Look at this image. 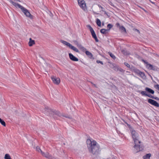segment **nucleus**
<instances>
[{"mask_svg": "<svg viewBox=\"0 0 159 159\" xmlns=\"http://www.w3.org/2000/svg\"><path fill=\"white\" fill-rule=\"evenodd\" d=\"M116 26L117 27L119 28V29L120 28V27H121V26L120 25V24L118 23H117L116 24Z\"/></svg>", "mask_w": 159, "mask_h": 159, "instance_id": "c9c22d12", "label": "nucleus"}, {"mask_svg": "<svg viewBox=\"0 0 159 159\" xmlns=\"http://www.w3.org/2000/svg\"><path fill=\"white\" fill-rule=\"evenodd\" d=\"M10 2L11 3V4L14 5V6H15L16 8H20L21 10L22 9V8H23V7L22 6L20 5L19 4L15 2H13L12 1H11Z\"/></svg>", "mask_w": 159, "mask_h": 159, "instance_id": "9b49d317", "label": "nucleus"}, {"mask_svg": "<svg viewBox=\"0 0 159 159\" xmlns=\"http://www.w3.org/2000/svg\"><path fill=\"white\" fill-rule=\"evenodd\" d=\"M15 0V1L20 2V0Z\"/></svg>", "mask_w": 159, "mask_h": 159, "instance_id": "a18cd8bd", "label": "nucleus"}, {"mask_svg": "<svg viewBox=\"0 0 159 159\" xmlns=\"http://www.w3.org/2000/svg\"><path fill=\"white\" fill-rule=\"evenodd\" d=\"M21 10L27 17H28L30 19H32V15L30 14L29 11L27 9L23 7Z\"/></svg>", "mask_w": 159, "mask_h": 159, "instance_id": "39448f33", "label": "nucleus"}, {"mask_svg": "<svg viewBox=\"0 0 159 159\" xmlns=\"http://www.w3.org/2000/svg\"><path fill=\"white\" fill-rule=\"evenodd\" d=\"M144 63L146 64V65H147L148 64V62L145 61H144Z\"/></svg>", "mask_w": 159, "mask_h": 159, "instance_id": "79ce46f5", "label": "nucleus"}, {"mask_svg": "<svg viewBox=\"0 0 159 159\" xmlns=\"http://www.w3.org/2000/svg\"><path fill=\"white\" fill-rule=\"evenodd\" d=\"M147 96H148L149 98H151L152 99H154V97L150 94H148Z\"/></svg>", "mask_w": 159, "mask_h": 159, "instance_id": "f704fd0d", "label": "nucleus"}, {"mask_svg": "<svg viewBox=\"0 0 159 159\" xmlns=\"http://www.w3.org/2000/svg\"><path fill=\"white\" fill-rule=\"evenodd\" d=\"M133 30L135 31H136L138 33L140 34V31L139 30L136 29H133Z\"/></svg>", "mask_w": 159, "mask_h": 159, "instance_id": "58836bf2", "label": "nucleus"}, {"mask_svg": "<svg viewBox=\"0 0 159 159\" xmlns=\"http://www.w3.org/2000/svg\"><path fill=\"white\" fill-rule=\"evenodd\" d=\"M99 7H100L101 9V10L103 11H105V8L103 7H102L100 5H98Z\"/></svg>", "mask_w": 159, "mask_h": 159, "instance_id": "2f4dec72", "label": "nucleus"}, {"mask_svg": "<svg viewBox=\"0 0 159 159\" xmlns=\"http://www.w3.org/2000/svg\"><path fill=\"white\" fill-rule=\"evenodd\" d=\"M134 143L135 145L134 146L133 150L135 153L138 152L142 150V147H141L140 143L138 142Z\"/></svg>", "mask_w": 159, "mask_h": 159, "instance_id": "20e7f679", "label": "nucleus"}, {"mask_svg": "<svg viewBox=\"0 0 159 159\" xmlns=\"http://www.w3.org/2000/svg\"><path fill=\"white\" fill-rule=\"evenodd\" d=\"M36 150L39 152H40L41 153H42V152H43L41 149L40 148V147L39 146H37L36 148Z\"/></svg>", "mask_w": 159, "mask_h": 159, "instance_id": "c85d7f7f", "label": "nucleus"}, {"mask_svg": "<svg viewBox=\"0 0 159 159\" xmlns=\"http://www.w3.org/2000/svg\"><path fill=\"white\" fill-rule=\"evenodd\" d=\"M150 2L153 4H154V3L153 2H152V1H151L150 0Z\"/></svg>", "mask_w": 159, "mask_h": 159, "instance_id": "de8ad7c7", "label": "nucleus"}, {"mask_svg": "<svg viewBox=\"0 0 159 159\" xmlns=\"http://www.w3.org/2000/svg\"><path fill=\"white\" fill-rule=\"evenodd\" d=\"M153 99H155L157 100H159V98L157 97H154Z\"/></svg>", "mask_w": 159, "mask_h": 159, "instance_id": "a19ab883", "label": "nucleus"}, {"mask_svg": "<svg viewBox=\"0 0 159 159\" xmlns=\"http://www.w3.org/2000/svg\"><path fill=\"white\" fill-rule=\"evenodd\" d=\"M46 109V111L49 112L52 111L53 113L54 114H55L57 115L58 116L60 117H64L66 118H71V117H70L68 115H66L63 114H61L60 113L59 111H57L54 110V111H52V110L48 108V107H46L45 108Z\"/></svg>", "mask_w": 159, "mask_h": 159, "instance_id": "7ed1b4c3", "label": "nucleus"}, {"mask_svg": "<svg viewBox=\"0 0 159 159\" xmlns=\"http://www.w3.org/2000/svg\"><path fill=\"white\" fill-rule=\"evenodd\" d=\"M80 49L82 51L84 52L85 51L86 52V51H87L86 48H85L84 47H82Z\"/></svg>", "mask_w": 159, "mask_h": 159, "instance_id": "473e14b6", "label": "nucleus"}, {"mask_svg": "<svg viewBox=\"0 0 159 159\" xmlns=\"http://www.w3.org/2000/svg\"><path fill=\"white\" fill-rule=\"evenodd\" d=\"M139 75L143 79H144L146 77V76L144 73L141 71L140 72Z\"/></svg>", "mask_w": 159, "mask_h": 159, "instance_id": "aec40b11", "label": "nucleus"}, {"mask_svg": "<svg viewBox=\"0 0 159 159\" xmlns=\"http://www.w3.org/2000/svg\"><path fill=\"white\" fill-rule=\"evenodd\" d=\"M123 121L124 122L125 124H127V122H125L124 120H123Z\"/></svg>", "mask_w": 159, "mask_h": 159, "instance_id": "49530a36", "label": "nucleus"}, {"mask_svg": "<svg viewBox=\"0 0 159 159\" xmlns=\"http://www.w3.org/2000/svg\"><path fill=\"white\" fill-rule=\"evenodd\" d=\"M134 73L137 74L138 75H139L140 73V71L138 69H134Z\"/></svg>", "mask_w": 159, "mask_h": 159, "instance_id": "393cba45", "label": "nucleus"}, {"mask_svg": "<svg viewBox=\"0 0 159 159\" xmlns=\"http://www.w3.org/2000/svg\"><path fill=\"white\" fill-rule=\"evenodd\" d=\"M41 154L43 156L48 159H54V157H52V155L50 154L48 152L46 153H44L43 152H42Z\"/></svg>", "mask_w": 159, "mask_h": 159, "instance_id": "1a4fd4ad", "label": "nucleus"}, {"mask_svg": "<svg viewBox=\"0 0 159 159\" xmlns=\"http://www.w3.org/2000/svg\"><path fill=\"white\" fill-rule=\"evenodd\" d=\"M148 102L152 105H153L155 107H159V104L157 102L152 99H148Z\"/></svg>", "mask_w": 159, "mask_h": 159, "instance_id": "0eeeda50", "label": "nucleus"}, {"mask_svg": "<svg viewBox=\"0 0 159 159\" xmlns=\"http://www.w3.org/2000/svg\"><path fill=\"white\" fill-rule=\"evenodd\" d=\"M78 3L80 7L83 10L86 9V4L84 0H77Z\"/></svg>", "mask_w": 159, "mask_h": 159, "instance_id": "423d86ee", "label": "nucleus"}, {"mask_svg": "<svg viewBox=\"0 0 159 159\" xmlns=\"http://www.w3.org/2000/svg\"><path fill=\"white\" fill-rule=\"evenodd\" d=\"M78 47L79 48L81 49V48L83 46L81 45L80 44H78Z\"/></svg>", "mask_w": 159, "mask_h": 159, "instance_id": "ea45409f", "label": "nucleus"}, {"mask_svg": "<svg viewBox=\"0 0 159 159\" xmlns=\"http://www.w3.org/2000/svg\"><path fill=\"white\" fill-rule=\"evenodd\" d=\"M147 67L149 70H154V68L153 66L150 64H148L146 65Z\"/></svg>", "mask_w": 159, "mask_h": 159, "instance_id": "a211bd4d", "label": "nucleus"}, {"mask_svg": "<svg viewBox=\"0 0 159 159\" xmlns=\"http://www.w3.org/2000/svg\"><path fill=\"white\" fill-rule=\"evenodd\" d=\"M124 64L125 65V66H127L128 67L130 68V66L129 64H128V63H127L126 62H125Z\"/></svg>", "mask_w": 159, "mask_h": 159, "instance_id": "e433bc0d", "label": "nucleus"}, {"mask_svg": "<svg viewBox=\"0 0 159 159\" xmlns=\"http://www.w3.org/2000/svg\"><path fill=\"white\" fill-rule=\"evenodd\" d=\"M130 131L134 142H138L139 143H140L141 142L139 140V134L138 133L133 129H131Z\"/></svg>", "mask_w": 159, "mask_h": 159, "instance_id": "f03ea898", "label": "nucleus"}, {"mask_svg": "<svg viewBox=\"0 0 159 159\" xmlns=\"http://www.w3.org/2000/svg\"><path fill=\"white\" fill-rule=\"evenodd\" d=\"M85 53L89 58L90 59H92L93 58V55L89 51H86Z\"/></svg>", "mask_w": 159, "mask_h": 159, "instance_id": "ddd939ff", "label": "nucleus"}, {"mask_svg": "<svg viewBox=\"0 0 159 159\" xmlns=\"http://www.w3.org/2000/svg\"><path fill=\"white\" fill-rule=\"evenodd\" d=\"M107 159H116V158L115 157H112V158H107Z\"/></svg>", "mask_w": 159, "mask_h": 159, "instance_id": "37998d69", "label": "nucleus"}, {"mask_svg": "<svg viewBox=\"0 0 159 159\" xmlns=\"http://www.w3.org/2000/svg\"><path fill=\"white\" fill-rule=\"evenodd\" d=\"M51 78L54 84L58 85L60 83V81L59 78L52 76L51 77Z\"/></svg>", "mask_w": 159, "mask_h": 159, "instance_id": "6e6552de", "label": "nucleus"}, {"mask_svg": "<svg viewBox=\"0 0 159 159\" xmlns=\"http://www.w3.org/2000/svg\"><path fill=\"white\" fill-rule=\"evenodd\" d=\"M0 123H1V124L2 125L4 126H6L5 122L0 118Z\"/></svg>", "mask_w": 159, "mask_h": 159, "instance_id": "cd10ccee", "label": "nucleus"}, {"mask_svg": "<svg viewBox=\"0 0 159 159\" xmlns=\"http://www.w3.org/2000/svg\"><path fill=\"white\" fill-rule=\"evenodd\" d=\"M4 158L5 159H11L10 156L8 154H5Z\"/></svg>", "mask_w": 159, "mask_h": 159, "instance_id": "a878e982", "label": "nucleus"}, {"mask_svg": "<svg viewBox=\"0 0 159 159\" xmlns=\"http://www.w3.org/2000/svg\"><path fill=\"white\" fill-rule=\"evenodd\" d=\"M91 83L92 84H93V85L95 86V87H96V84H93V83H92V82H91Z\"/></svg>", "mask_w": 159, "mask_h": 159, "instance_id": "c03bdc74", "label": "nucleus"}, {"mask_svg": "<svg viewBox=\"0 0 159 159\" xmlns=\"http://www.w3.org/2000/svg\"><path fill=\"white\" fill-rule=\"evenodd\" d=\"M127 125L129 127V126H130V125H129L128 124V123L127 124Z\"/></svg>", "mask_w": 159, "mask_h": 159, "instance_id": "09e8293b", "label": "nucleus"}, {"mask_svg": "<svg viewBox=\"0 0 159 159\" xmlns=\"http://www.w3.org/2000/svg\"><path fill=\"white\" fill-rule=\"evenodd\" d=\"M154 87L157 89L158 90H159V85L157 84L154 85Z\"/></svg>", "mask_w": 159, "mask_h": 159, "instance_id": "72a5a7b5", "label": "nucleus"}, {"mask_svg": "<svg viewBox=\"0 0 159 159\" xmlns=\"http://www.w3.org/2000/svg\"><path fill=\"white\" fill-rule=\"evenodd\" d=\"M108 29H102L100 30V32L103 34H106L107 33V31H108Z\"/></svg>", "mask_w": 159, "mask_h": 159, "instance_id": "6ab92c4d", "label": "nucleus"}, {"mask_svg": "<svg viewBox=\"0 0 159 159\" xmlns=\"http://www.w3.org/2000/svg\"><path fill=\"white\" fill-rule=\"evenodd\" d=\"M69 58L71 60L73 61H78V59L74 56L71 53H69Z\"/></svg>", "mask_w": 159, "mask_h": 159, "instance_id": "9d476101", "label": "nucleus"}, {"mask_svg": "<svg viewBox=\"0 0 159 159\" xmlns=\"http://www.w3.org/2000/svg\"><path fill=\"white\" fill-rule=\"evenodd\" d=\"M108 53L113 59H115L116 58V57L115 56V55L112 53L111 52H108Z\"/></svg>", "mask_w": 159, "mask_h": 159, "instance_id": "bb28decb", "label": "nucleus"}, {"mask_svg": "<svg viewBox=\"0 0 159 159\" xmlns=\"http://www.w3.org/2000/svg\"><path fill=\"white\" fill-rule=\"evenodd\" d=\"M113 25L110 24H109L107 25V28H108V31L110 30V29L111 28L113 27Z\"/></svg>", "mask_w": 159, "mask_h": 159, "instance_id": "c756f323", "label": "nucleus"}, {"mask_svg": "<svg viewBox=\"0 0 159 159\" xmlns=\"http://www.w3.org/2000/svg\"><path fill=\"white\" fill-rule=\"evenodd\" d=\"M54 159H58V158H55V157H54Z\"/></svg>", "mask_w": 159, "mask_h": 159, "instance_id": "3c124183", "label": "nucleus"}, {"mask_svg": "<svg viewBox=\"0 0 159 159\" xmlns=\"http://www.w3.org/2000/svg\"><path fill=\"white\" fill-rule=\"evenodd\" d=\"M145 90L146 91L149 93H152V94H153L154 93V91L150 88L146 87L145 89Z\"/></svg>", "mask_w": 159, "mask_h": 159, "instance_id": "4468645a", "label": "nucleus"}, {"mask_svg": "<svg viewBox=\"0 0 159 159\" xmlns=\"http://www.w3.org/2000/svg\"><path fill=\"white\" fill-rule=\"evenodd\" d=\"M96 62L97 63H100L102 65L103 64L102 62L99 60H97Z\"/></svg>", "mask_w": 159, "mask_h": 159, "instance_id": "4c0bfd02", "label": "nucleus"}, {"mask_svg": "<svg viewBox=\"0 0 159 159\" xmlns=\"http://www.w3.org/2000/svg\"><path fill=\"white\" fill-rule=\"evenodd\" d=\"M96 22L97 25L99 26H101V22L99 19L98 18L96 19Z\"/></svg>", "mask_w": 159, "mask_h": 159, "instance_id": "b1692460", "label": "nucleus"}, {"mask_svg": "<svg viewBox=\"0 0 159 159\" xmlns=\"http://www.w3.org/2000/svg\"><path fill=\"white\" fill-rule=\"evenodd\" d=\"M87 27L90 30V32L94 30H93V28L91 27V26L90 25H88L87 26Z\"/></svg>", "mask_w": 159, "mask_h": 159, "instance_id": "7c9ffc66", "label": "nucleus"}, {"mask_svg": "<svg viewBox=\"0 0 159 159\" xmlns=\"http://www.w3.org/2000/svg\"><path fill=\"white\" fill-rule=\"evenodd\" d=\"M139 92L143 95L147 96L148 94H147L146 92L145 91H139Z\"/></svg>", "mask_w": 159, "mask_h": 159, "instance_id": "5701e85b", "label": "nucleus"}, {"mask_svg": "<svg viewBox=\"0 0 159 159\" xmlns=\"http://www.w3.org/2000/svg\"><path fill=\"white\" fill-rule=\"evenodd\" d=\"M151 156V154L150 153L147 154L143 156V159H150Z\"/></svg>", "mask_w": 159, "mask_h": 159, "instance_id": "f3484780", "label": "nucleus"}, {"mask_svg": "<svg viewBox=\"0 0 159 159\" xmlns=\"http://www.w3.org/2000/svg\"><path fill=\"white\" fill-rule=\"evenodd\" d=\"M119 29L122 32H124L125 33L126 32L125 28L123 26H122L121 27H120Z\"/></svg>", "mask_w": 159, "mask_h": 159, "instance_id": "412c9836", "label": "nucleus"}, {"mask_svg": "<svg viewBox=\"0 0 159 159\" xmlns=\"http://www.w3.org/2000/svg\"><path fill=\"white\" fill-rule=\"evenodd\" d=\"M90 32L91 33L92 37L95 39V41L97 42H98L99 40L97 37L96 34L94 30H93Z\"/></svg>", "mask_w": 159, "mask_h": 159, "instance_id": "f8f14e48", "label": "nucleus"}, {"mask_svg": "<svg viewBox=\"0 0 159 159\" xmlns=\"http://www.w3.org/2000/svg\"><path fill=\"white\" fill-rule=\"evenodd\" d=\"M142 61L144 62L145 60H142Z\"/></svg>", "mask_w": 159, "mask_h": 159, "instance_id": "8fccbe9b", "label": "nucleus"}, {"mask_svg": "<svg viewBox=\"0 0 159 159\" xmlns=\"http://www.w3.org/2000/svg\"><path fill=\"white\" fill-rule=\"evenodd\" d=\"M70 48L73 50V51H75V52H79V51L78 49L76 48V47L73 46L71 44L70 45V46L69 47Z\"/></svg>", "mask_w": 159, "mask_h": 159, "instance_id": "2eb2a0df", "label": "nucleus"}, {"mask_svg": "<svg viewBox=\"0 0 159 159\" xmlns=\"http://www.w3.org/2000/svg\"><path fill=\"white\" fill-rule=\"evenodd\" d=\"M87 146L89 152L93 155H97L100 152V146L95 141L90 139L87 140Z\"/></svg>", "mask_w": 159, "mask_h": 159, "instance_id": "f257e3e1", "label": "nucleus"}, {"mask_svg": "<svg viewBox=\"0 0 159 159\" xmlns=\"http://www.w3.org/2000/svg\"><path fill=\"white\" fill-rule=\"evenodd\" d=\"M30 41L29 42V45L30 46H32L33 44H35V42L34 40H32L31 38L29 39Z\"/></svg>", "mask_w": 159, "mask_h": 159, "instance_id": "dca6fc26", "label": "nucleus"}, {"mask_svg": "<svg viewBox=\"0 0 159 159\" xmlns=\"http://www.w3.org/2000/svg\"><path fill=\"white\" fill-rule=\"evenodd\" d=\"M61 42L63 44H65V45H66L67 46L69 47L71 45V44L70 43H69L66 41H62Z\"/></svg>", "mask_w": 159, "mask_h": 159, "instance_id": "4be33fe9", "label": "nucleus"}]
</instances>
